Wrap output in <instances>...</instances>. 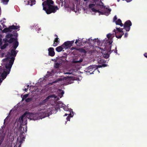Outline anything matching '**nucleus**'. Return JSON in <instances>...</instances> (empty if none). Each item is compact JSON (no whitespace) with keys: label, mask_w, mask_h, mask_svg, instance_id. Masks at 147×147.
<instances>
[{"label":"nucleus","mask_w":147,"mask_h":147,"mask_svg":"<svg viewBox=\"0 0 147 147\" xmlns=\"http://www.w3.org/2000/svg\"><path fill=\"white\" fill-rule=\"evenodd\" d=\"M10 59L9 57H7L2 60L5 66L0 67V77L2 78L3 80L6 78L7 75L9 73L10 69L14 61V58L11 57V60L9 61Z\"/></svg>","instance_id":"f257e3e1"},{"label":"nucleus","mask_w":147,"mask_h":147,"mask_svg":"<svg viewBox=\"0 0 147 147\" xmlns=\"http://www.w3.org/2000/svg\"><path fill=\"white\" fill-rule=\"evenodd\" d=\"M71 73L69 72H65L64 73V74H70Z\"/></svg>","instance_id":"79ce46f5"},{"label":"nucleus","mask_w":147,"mask_h":147,"mask_svg":"<svg viewBox=\"0 0 147 147\" xmlns=\"http://www.w3.org/2000/svg\"><path fill=\"white\" fill-rule=\"evenodd\" d=\"M25 137H22V138H21V137H20V138L21 139V140H20L19 142H18V143H20V144L19 145V146H21V144H22V143L23 142V141H24V139H25Z\"/></svg>","instance_id":"412c9836"},{"label":"nucleus","mask_w":147,"mask_h":147,"mask_svg":"<svg viewBox=\"0 0 147 147\" xmlns=\"http://www.w3.org/2000/svg\"><path fill=\"white\" fill-rule=\"evenodd\" d=\"M56 97L55 96L54 94H52L48 96L46 98L40 102L39 103V105L41 106L45 105L46 104V103L48 102V100L51 98H55Z\"/></svg>","instance_id":"6e6552de"},{"label":"nucleus","mask_w":147,"mask_h":147,"mask_svg":"<svg viewBox=\"0 0 147 147\" xmlns=\"http://www.w3.org/2000/svg\"><path fill=\"white\" fill-rule=\"evenodd\" d=\"M65 49L63 45H62L60 46H59L56 48V50L58 52H59L63 51V49Z\"/></svg>","instance_id":"4468645a"},{"label":"nucleus","mask_w":147,"mask_h":147,"mask_svg":"<svg viewBox=\"0 0 147 147\" xmlns=\"http://www.w3.org/2000/svg\"><path fill=\"white\" fill-rule=\"evenodd\" d=\"M117 19V16H115L113 18L114 22H115V21H116V20Z\"/></svg>","instance_id":"f704fd0d"},{"label":"nucleus","mask_w":147,"mask_h":147,"mask_svg":"<svg viewBox=\"0 0 147 147\" xmlns=\"http://www.w3.org/2000/svg\"><path fill=\"white\" fill-rule=\"evenodd\" d=\"M127 2H129L131 1L132 0H125Z\"/></svg>","instance_id":"a18cd8bd"},{"label":"nucleus","mask_w":147,"mask_h":147,"mask_svg":"<svg viewBox=\"0 0 147 147\" xmlns=\"http://www.w3.org/2000/svg\"><path fill=\"white\" fill-rule=\"evenodd\" d=\"M28 88H25L24 89V91H25V92H27V90H28Z\"/></svg>","instance_id":"de8ad7c7"},{"label":"nucleus","mask_w":147,"mask_h":147,"mask_svg":"<svg viewBox=\"0 0 147 147\" xmlns=\"http://www.w3.org/2000/svg\"><path fill=\"white\" fill-rule=\"evenodd\" d=\"M120 34H118V35H120Z\"/></svg>","instance_id":"13d9d810"},{"label":"nucleus","mask_w":147,"mask_h":147,"mask_svg":"<svg viewBox=\"0 0 147 147\" xmlns=\"http://www.w3.org/2000/svg\"><path fill=\"white\" fill-rule=\"evenodd\" d=\"M9 0H2L3 3H6V4H7V2L9 1Z\"/></svg>","instance_id":"72a5a7b5"},{"label":"nucleus","mask_w":147,"mask_h":147,"mask_svg":"<svg viewBox=\"0 0 147 147\" xmlns=\"http://www.w3.org/2000/svg\"><path fill=\"white\" fill-rule=\"evenodd\" d=\"M117 31L114 29L113 31L115 33V36L118 38H121L122 36L124 34L123 31V29L122 28H116Z\"/></svg>","instance_id":"20e7f679"},{"label":"nucleus","mask_w":147,"mask_h":147,"mask_svg":"<svg viewBox=\"0 0 147 147\" xmlns=\"http://www.w3.org/2000/svg\"><path fill=\"white\" fill-rule=\"evenodd\" d=\"M29 85H27V88L28 89V87H29Z\"/></svg>","instance_id":"864d4df0"},{"label":"nucleus","mask_w":147,"mask_h":147,"mask_svg":"<svg viewBox=\"0 0 147 147\" xmlns=\"http://www.w3.org/2000/svg\"><path fill=\"white\" fill-rule=\"evenodd\" d=\"M112 35V34L110 33L108 34L107 35V36L108 39L106 41L105 44V46H108L109 50L111 49L112 43L113 42V38H111Z\"/></svg>","instance_id":"7ed1b4c3"},{"label":"nucleus","mask_w":147,"mask_h":147,"mask_svg":"<svg viewBox=\"0 0 147 147\" xmlns=\"http://www.w3.org/2000/svg\"><path fill=\"white\" fill-rule=\"evenodd\" d=\"M23 133H24V132L23 133V132H22V133H21V134H20L21 135H22V134H23Z\"/></svg>","instance_id":"5fc2aeb1"},{"label":"nucleus","mask_w":147,"mask_h":147,"mask_svg":"<svg viewBox=\"0 0 147 147\" xmlns=\"http://www.w3.org/2000/svg\"><path fill=\"white\" fill-rule=\"evenodd\" d=\"M11 28L10 27V26H9V27L8 28H6L4 29L2 32H11Z\"/></svg>","instance_id":"aec40b11"},{"label":"nucleus","mask_w":147,"mask_h":147,"mask_svg":"<svg viewBox=\"0 0 147 147\" xmlns=\"http://www.w3.org/2000/svg\"><path fill=\"white\" fill-rule=\"evenodd\" d=\"M64 55H65V56H63V57H64L63 58H66L67 57V55L66 53H64Z\"/></svg>","instance_id":"c9c22d12"},{"label":"nucleus","mask_w":147,"mask_h":147,"mask_svg":"<svg viewBox=\"0 0 147 147\" xmlns=\"http://www.w3.org/2000/svg\"><path fill=\"white\" fill-rule=\"evenodd\" d=\"M92 11L95 12H98L99 13L100 12V11H99L98 10H96L94 8L92 9Z\"/></svg>","instance_id":"7c9ffc66"},{"label":"nucleus","mask_w":147,"mask_h":147,"mask_svg":"<svg viewBox=\"0 0 147 147\" xmlns=\"http://www.w3.org/2000/svg\"><path fill=\"white\" fill-rule=\"evenodd\" d=\"M64 93V92L63 91H62L61 92V94H63Z\"/></svg>","instance_id":"8fccbe9b"},{"label":"nucleus","mask_w":147,"mask_h":147,"mask_svg":"<svg viewBox=\"0 0 147 147\" xmlns=\"http://www.w3.org/2000/svg\"><path fill=\"white\" fill-rule=\"evenodd\" d=\"M3 80V79L2 80H1V79L0 78V84L2 82Z\"/></svg>","instance_id":"09e8293b"},{"label":"nucleus","mask_w":147,"mask_h":147,"mask_svg":"<svg viewBox=\"0 0 147 147\" xmlns=\"http://www.w3.org/2000/svg\"><path fill=\"white\" fill-rule=\"evenodd\" d=\"M28 94H26L24 95L22 98V100H24L25 99H26L28 96Z\"/></svg>","instance_id":"c85d7f7f"},{"label":"nucleus","mask_w":147,"mask_h":147,"mask_svg":"<svg viewBox=\"0 0 147 147\" xmlns=\"http://www.w3.org/2000/svg\"><path fill=\"white\" fill-rule=\"evenodd\" d=\"M132 24L131 21L129 20L127 21L123 25L124 28L127 31H129L130 30V26H131Z\"/></svg>","instance_id":"0eeeda50"},{"label":"nucleus","mask_w":147,"mask_h":147,"mask_svg":"<svg viewBox=\"0 0 147 147\" xmlns=\"http://www.w3.org/2000/svg\"><path fill=\"white\" fill-rule=\"evenodd\" d=\"M60 64L58 63H56L54 65V67L55 68H58L59 67Z\"/></svg>","instance_id":"b1692460"},{"label":"nucleus","mask_w":147,"mask_h":147,"mask_svg":"<svg viewBox=\"0 0 147 147\" xmlns=\"http://www.w3.org/2000/svg\"><path fill=\"white\" fill-rule=\"evenodd\" d=\"M57 110L56 108L54 106L50 107L49 109H48L47 111L48 112L49 115H51L52 113H56Z\"/></svg>","instance_id":"f8f14e48"},{"label":"nucleus","mask_w":147,"mask_h":147,"mask_svg":"<svg viewBox=\"0 0 147 147\" xmlns=\"http://www.w3.org/2000/svg\"><path fill=\"white\" fill-rule=\"evenodd\" d=\"M95 6V4H90L89 5V8L91 9L92 10V9L93 8H94V6Z\"/></svg>","instance_id":"5701e85b"},{"label":"nucleus","mask_w":147,"mask_h":147,"mask_svg":"<svg viewBox=\"0 0 147 147\" xmlns=\"http://www.w3.org/2000/svg\"><path fill=\"white\" fill-rule=\"evenodd\" d=\"M83 61L82 59H80L79 60H74L73 61V62L74 63H78L82 62Z\"/></svg>","instance_id":"4be33fe9"},{"label":"nucleus","mask_w":147,"mask_h":147,"mask_svg":"<svg viewBox=\"0 0 147 147\" xmlns=\"http://www.w3.org/2000/svg\"><path fill=\"white\" fill-rule=\"evenodd\" d=\"M144 56L147 58V53H145L144 54Z\"/></svg>","instance_id":"ea45409f"},{"label":"nucleus","mask_w":147,"mask_h":147,"mask_svg":"<svg viewBox=\"0 0 147 147\" xmlns=\"http://www.w3.org/2000/svg\"><path fill=\"white\" fill-rule=\"evenodd\" d=\"M90 39H89V40H86V41L85 42V43H90V41L89 40Z\"/></svg>","instance_id":"4c0bfd02"},{"label":"nucleus","mask_w":147,"mask_h":147,"mask_svg":"<svg viewBox=\"0 0 147 147\" xmlns=\"http://www.w3.org/2000/svg\"><path fill=\"white\" fill-rule=\"evenodd\" d=\"M74 40L71 41H67L65 42L63 45L64 47H65V49L66 47V48H67L68 47H71L72 46V44L74 43Z\"/></svg>","instance_id":"9b49d317"},{"label":"nucleus","mask_w":147,"mask_h":147,"mask_svg":"<svg viewBox=\"0 0 147 147\" xmlns=\"http://www.w3.org/2000/svg\"><path fill=\"white\" fill-rule=\"evenodd\" d=\"M21 147V146H20H20H19L18 147Z\"/></svg>","instance_id":"e2e57ef3"},{"label":"nucleus","mask_w":147,"mask_h":147,"mask_svg":"<svg viewBox=\"0 0 147 147\" xmlns=\"http://www.w3.org/2000/svg\"><path fill=\"white\" fill-rule=\"evenodd\" d=\"M19 138H18V139H17V140H18Z\"/></svg>","instance_id":"bf43d9fd"},{"label":"nucleus","mask_w":147,"mask_h":147,"mask_svg":"<svg viewBox=\"0 0 147 147\" xmlns=\"http://www.w3.org/2000/svg\"><path fill=\"white\" fill-rule=\"evenodd\" d=\"M76 1H78V0H75Z\"/></svg>","instance_id":"4d7b16f0"},{"label":"nucleus","mask_w":147,"mask_h":147,"mask_svg":"<svg viewBox=\"0 0 147 147\" xmlns=\"http://www.w3.org/2000/svg\"><path fill=\"white\" fill-rule=\"evenodd\" d=\"M80 40L79 39L76 40V41L75 42V44L77 45H80Z\"/></svg>","instance_id":"c756f323"},{"label":"nucleus","mask_w":147,"mask_h":147,"mask_svg":"<svg viewBox=\"0 0 147 147\" xmlns=\"http://www.w3.org/2000/svg\"><path fill=\"white\" fill-rule=\"evenodd\" d=\"M49 51V55L53 57L55 55V52L54 51V49L52 47H50L48 49Z\"/></svg>","instance_id":"ddd939ff"},{"label":"nucleus","mask_w":147,"mask_h":147,"mask_svg":"<svg viewBox=\"0 0 147 147\" xmlns=\"http://www.w3.org/2000/svg\"><path fill=\"white\" fill-rule=\"evenodd\" d=\"M73 115H72L71 114H69V116L66 118V119L68 121H69L70 119V117H73Z\"/></svg>","instance_id":"cd10ccee"},{"label":"nucleus","mask_w":147,"mask_h":147,"mask_svg":"<svg viewBox=\"0 0 147 147\" xmlns=\"http://www.w3.org/2000/svg\"><path fill=\"white\" fill-rule=\"evenodd\" d=\"M32 99L31 98H28L26 99L25 100L27 102H29L31 101Z\"/></svg>","instance_id":"2f4dec72"},{"label":"nucleus","mask_w":147,"mask_h":147,"mask_svg":"<svg viewBox=\"0 0 147 147\" xmlns=\"http://www.w3.org/2000/svg\"><path fill=\"white\" fill-rule=\"evenodd\" d=\"M1 41V39H0V42Z\"/></svg>","instance_id":"052dcab7"},{"label":"nucleus","mask_w":147,"mask_h":147,"mask_svg":"<svg viewBox=\"0 0 147 147\" xmlns=\"http://www.w3.org/2000/svg\"><path fill=\"white\" fill-rule=\"evenodd\" d=\"M68 115V114H65V115H64V116H67Z\"/></svg>","instance_id":"3c124183"},{"label":"nucleus","mask_w":147,"mask_h":147,"mask_svg":"<svg viewBox=\"0 0 147 147\" xmlns=\"http://www.w3.org/2000/svg\"><path fill=\"white\" fill-rule=\"evenodd\" d=\"M102 66H103L105 67V66H106V65L105 64H103L102 65Z\"/></svg>","instance_id":"603ef678"},{"label":"nucleus","mask_w":147,"mask_h":147,"mask_svg":"<svg viewBox=\"0 0 147 147\" xmlns=\"http://www.w3.org/2000/svg\"><path fill=\"white\" fill-rule=\"evenodd\" d=\"M13 36L12 34H9L6 35V37L7 38H11Z\"/></svg>","instance_id":"a878e982"},{"label":"nucleus","mask_w":147,"mask_h":147,"mask_svg":"<svg viewBox=\"0 0 147 147\" xmlns=\"http://www.w3.org/2000/svg\"><path fill=\"white\" fill-rule=\"evenodd\" d=\"M111 11V9H108V13H110V12Z\"/></svg>","instance_id":"a19ab883"},{"label":"nucleus","mask_w":147,"mask_h":147,"mask_svg":"<svg viewBox=\"0 0 147 147\" xmlns=\"http://www.w3.org/2000/svg\"><path fill=\"white\" fill-rule=\"evenodd\" d=\"M79 50L81 52H83V53H85V51L84 49H82V48H80V49H79Z\"/></svg>","instance_id":"473e14b6"},{"label":"nucleus","mask_w":147,"mask_h":147,"mask_svg":"<svg viewBox=\"0 0 147 147\" xmlns=\"http://www.w3.org/2000/svg\"><path fill=\"white\" fill-rule=\"evenodd\" d=\"M87 72H88L90 74H94V72L96 70L98 71L96 66L92 65L89 66L86 69Z\"/></svg>","instance_id":"423d86ee"},{"label":"nucleus","mask_w":147,"mask_h":147,"mask_svg":"<svg viewBox=\"0 0 147 147\" xmlns=\"http://www.w3.org/2000/svg\"><path fill=\"white\" fill-rule=\"evenodd\" d=\"M100 13V14H102V15H103V14H104V13L103 12H101V11H100V12L99 13Z\"/></svg>","instance_id":"37998d69"},{"label":"nucleus","mask_w":147,"mask_h":147,"mask_svg":"<svg viewBox=\"0 0 147 147\" xmlns=\"http://www.w3.org/2000/svg\"><path fill=\"white\" fill-rule=\"evenodd\" d=\"M59 38L58 37L55 38L54 41V43L53 46L54 47L57 46L58 44L59 43V41L58 40Z\"/></svg>","instance_id":"2eb2a0df"},{"label":"nucleus","mask_w":147,"mask_h":147,"mask_svg":"<svg viewBox=\"0 0 147 147\" xmlns=\"http://www.w3.org/2000/svg\"><path fill=\"white\" fill-rule=\"evenodd\" d=\"M120 0H117L118 2H119Z\"/></svg>","instance_id":"6e6d98bb"},{"label":"nucleus","mask_w":147,"mask_h":147,"mask_svg":"<svg viewBox=\"0 0 147 147\" xmlns=\"http://www.w3.org/2000/svg\"><path fill=\"white\" fill-rule=\"evenodd\" d=\"M17 38H11L9 40H7L6 42H8L9 43H11L14 41L16 40Z\"/></svg>","instance_id":"6ab92c4d"},{"label":"nucleus","mask_w":147,"mask_h":147,"mask_svg":"<svg viewBox=\"0 0 147 147\" xmlns=\"http://www.w3.org/2000/svg\"><path fill=\"white\" fill-rule=\"evenodd\" d=\"M54 3V1L52 0H46L42 3L43 9L47 14L55 13L59 9L57 6L53 5Z\"/></svg>","instance_id":"f03ea898"},{"label":"nucleus","mask_w":147,"mask_h":147,"mask_svg":"<svg viewBox=\"0 0 147 147\" xmlns=\"http://www.w3.org/2000/svg\"><path fill=\"white\" fill-rule=\"evenodd\" d=\"M69 78V77H65L64 78V79H65V80H67V79L68 78Z\"/></svg>","instance_id":"49530a36"},{"label":"nucleus","mask_w":147,"mask_h":147,"mask_svg":"<svg viewBox=\"0 0 147 147\" xmlns=\"http://www.w3.org/2000/svg\"><path fill=\"white\" fill-rule=\"evenodd\" d=\"M128 35V34L127 33H125L124 35L125 37V38L127 37Z\"/></svg>","instance_id":"58836bf2"},{"label":"nucleus","mask_w":147,"mask_h":147,"mask_svg":"<svg viewBox=\"0 0 147 147\" xmlns=\"http://www.w3.org/2000/svg\"><path fill=\"white\" fill-rule=\"evenodd\" d=\"M19 45L18 42L16 40L15 42L13 43V46L12 47L13 48L14 50H16Z\"/></svg>","instance_id":"dca6fc26"},{"label":"nucleus","mask_w":147,"mask_h":147,"mask_svg":"<svg viewBox=\"0 0 147 147\" xmlns=\"http://www.w3.org/2000/svg\"><path fill=\"white\" fill-rule=\"evenodd\" d=\"M8 45V44H4L1 47V49H5L6 47Z\"/></svg>","instance_id":"bb28decb"},{"label":"nucleus","mask_w":147,"mask_h":147,"mask_svg":"<svg viewBox=\"0 0 147 147\" xmlns=\"http://www.w3.org/2000/svg\"><path fill=\"white\" fill-rule=\"evenodd\" d=\"M18 34L17 33H15L14 34V36H18Z\"/></svg>","instance_id":"c03bdc74"},{"label":"nucleus","mask_w":147,"mask_h":147,"mask_svg":"<svg viewBox=\"0 0 147 147\" xmlns=\"http://www.w3.org/2000/svg\"><path fill=\"white\" fill-rule=\"evenodd\" d=\"M26 113H25L19 119L20 122L22 125H24L26 123L27 118L26 117Z\"/></svg>","instance_id":"1a4fd4ad"},{"label":"nucleus","mask_w":147,"mask_h":147,"mask_svg":"<svg viewBox=\"0 0 147 147\" xmlns=\"http://www.w3.org/2000/svg\"><path fill=\"white\" fill-rule=\"evenodd\" d=\"M115 23L116 25H119L121 27L123 26V24L122 23L120 19H118L117 21H116Z\"/></svg>","instance_id":"f3484780"},{"label":"nucleus","mask_w":147,"mask_h":147,"mask_svg":"<svg viewBox=\"0 0 147 147\" xmlns=\"http://www.w3.org/2000/svg\"><path fill=\"white\" fill-rule=\"evenodd\" d=\"M10 26L11 30H18H18H20L19 28H20V27L19 26H15L13 25Z\"/></svg>","instance_id":"a211bd4d"},{"label":"nucleus","mask_w":147,"mask_h":147,"mask_svg":"<svg viewBox=\"0 0 147 147\" xmlns=\"http://www.w3.org/2000/svg\"><path fill=\"white\" fill-rule=\"evenodd\" d=\"M11 53L10 52H8L7 53V55L8 56L7 57H9L10 58L11 57H13L15 58V57L16 56L17 54V53L16 52L15 50L14 49H12L11 50ZM11 60L10 59L9 60Z\"/></svg>","instance_id":"9d476101"},{"label":"nucleus","mask_w":147,"mask_h":147,"mask_svg":"<svg viewBox=\"0 0 147 147\" xmlns=\"http://www.w3.org/2000/svg\"><path fill=\"white\" fill-rule=\"evenodd\" d=\"M56 35L57 36V35Z\"/></svg>","instance_id":"680f3d73"},{"label":"nucleus","mask_w":147,"mask_h":147,"mask_svg":"<svg viewBox=\"0 0 147 147\" xmlns=\"http://www.w3.org/2000/svg\"><path fill=\"white\" fill-rule=\"evenodd\" d=\"M105 47L104 48L101 49H102V52L103 55V57L105 59H107L109 56V54L108 53H109L110 54L111 53V49L108 50V46H105Z\"/></svg>","instance_id":"39448f33"},{"label":"nucleus","mask_w":147,"mask_h":147,"mask_svg":"<svg viewBox=\"0 0 147 147\" xmlns=\"http://www.w3.org/2000/svg\"><path fill=\"white\" fill-rule=\"evenodd\" d=\"M94 40V42H97V45H100V40H99L98 39H95Z\"/></svg>","instance_id":"393cba45"},{"label":"nucleus","mask_w":147,"mask_h":147,"mask_svg":"<svg viewBox=\"0 0 147 147\" xmlns=\"http://www.w3.org/2000/svg\"><path fill=\"white\" fill-rule=\"evenodd\" d=\"M115 50H112V52L114 51L115 53H117V47H115Z\"/></svg>","instance_id":"e433bc0d"}]
</instances>
